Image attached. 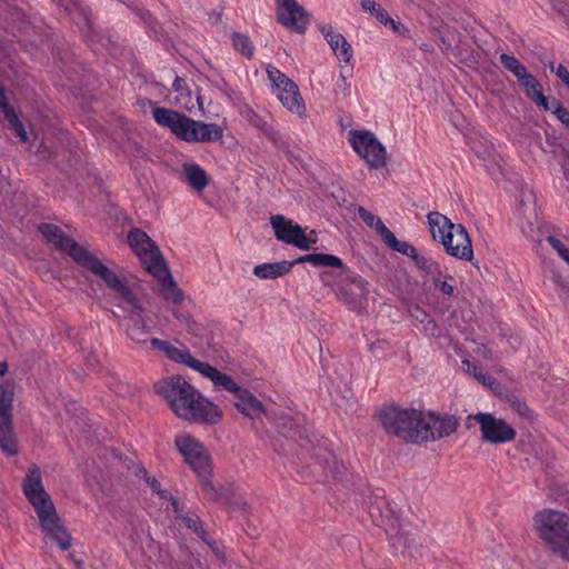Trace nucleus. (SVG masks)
<instances>
[{
    "mask_svg": "<svg viewBox=\"0 0 569 569\" xmlns=\"http://www.w3.org/2000/svg\"><path fill=\"white\" fill-rule=\"evenodd\" d=\"M154 391L162 397L172 412L190 422L217 425L222 419L220 408L204 398L182 376H172L154 383Z\"/></svg>",
    "mask_w": 569,
    "mask_h": 569,
    "instance_id": "f257e3e1",
    "label": "nucleus"
},
{
    "mask_svg": "<svg viewBox=\"0 0 569 569\" xmlns=\"http://www.w3.org/2000/svg\"><path fill=\"white\" fill-rule=\"evenodd\" d=\"M22 487L28 501L38 516L43 535L54 541L61 550H68L72 545V538L59 517L52 499L43 488L38 466L33 465L29 468Z\"/></svg>",
    "mask_w": 569,
    "mask_h": 569,
    "instance_id": "f03ea898",
    "label": "nucleus"
},
{
    "mask_svg": "<svg viewBox=\"0 0 569 569\" xmlns=\"http://www.w3.org/2000/svg\"><path fill=\"white\" fill-rule=\"evenodd\" d=\"M377 418L387 433L407 443L428 442V422L426 415L420 410L391 403L382 406L377 411Z\"/></svg>",
    "mask_w": 569,
    "mask_h": 569,
    "instance_id": "7ed1b4c3",
    "label": "nucleus"
},
{
    "mask_svg": "<svg viewBox=\"0 0 569 569\" xmlns=\"http://www.w3.org/2000/svg\"><path fill=\"white\" fill-rule=\"evenodd\" d=\"M39 232L58 250L68 254L77 264L89 270L103 281L107 287H119L118 274L94 257L87 248L67 236L59 227L51 223H40Z\"/></svg>",
    "mask_w": 569,
    "mask_h": 569,
    "instance_id": "20e7f679",
    "label": "nucleus"
},
{
    "mask_svg": "<svg viewBox=\"0 0 569 569\" xmlns=\"http://www.w3.org/2000/svg\"><path fill=\"white\" fill-rule=\"evenodd\" d=\"M299 262H308L315 267H329L339 270L340 284L338 296L351 310L363 308L369 293L368 282L352 272L343 261L329 253H309L298 258Z\"/></svg>",
    "mask_w": 569,
    "mask_h": 569,
    "instance_id": "39448f33",
    "label": "nucleus"
},
{
    "mask_svg": "<svg viewBox=\"0 0 569 569\" xmlns=\"http://www.w3.org/2000/svg\"><path fill=\"white\" fill-rule=\"evenodd\" d=\"M118 281L120 282L119 287L108 288L120 299L119 307L127 312V317L132 322L127 329V335L137 345H146L148 341L146 336L151 330L142 317L146 308L126 278L118 276Z\"/></svg>",
    "mask_w": 569,
    "mask_h": 569,
    "instance_id": "423d86ee",
    "label": "nucleus"
},
{
    "mask_svg": "<svg viewBox=\"0 0 569 569\" xmlns=\"http://www.w3.org/2000/svg\"><path fill=\"white\" fill-rule=\"evenodd\" d=\"M533 522L539 537L552 551L569 535V516L565 512L545 509L536 513Z\"/></svg>",
    "mask_w": 569,
    "mask_h": 569,
    "instance_id": "0eeeda50",
    "label": "nucleus"
},
{
    "mask_svg": "<svg viewBox=\"0 0 569 569\" xmlns=\"http://www.w3.org/2000/svg\"><path fill=\"white\" fill-rule=\"evenodd\" d=\"M349 142L369 168L382 169L386 167L388 160L386 148L372 132L367 130H352L349 132Z\"/></svg>",
    "mask_w": 569,
    "mask_h": 569,
    "instance_id": "6e6552de",
    "label": "nucleus"
},
{
    "mask_svg": "<svg viewBox=\"0 0 569 569\" xmlns=\"http://www.w3.org/2000/svg\"><path fill=\"white\" fill-rule=\"evenodd\" d=\"M152 106V113L154 121L164 128H168L174 136L182 141L193 143L197 140L196 126L197 120L187 117L176 110L157 106V103L149 100Z\"/></svg>",
    "mask_w": 569,
    "mask_h": 569,
    "instance_id": "1a4fd4ad",
    "label": "nucleus"
},
{
    "mask_svg": "<svg viewBox=\"0 0 569 569\" xmlns=\"http://www.w3.org/2000/svg\"><path fill=\"white\" fill-rule=\"evenodd\" d=\"M12 383H0V449L8 456L18 453V439L12 426Z\"/></svg>",
    "mask_w": 569,
    "mask_h": 569,
    "instance_id": "9d476101",
    "label": "nucleus"
},
{
    "mask_svg": "<svg viewBox=\"0 0 569 569\" xmlns=\"http://www.w3.org/2000/svg\"><path fill=\"white\" fill-rule=\"evenodd\" d=\"M174 445L197 478L212 472L211 457L197 439L190 435H180L176 437Z\"/></svg>",
    "mask_w": 569,
    "mask_h": 569,
    "instance_id": "9b49d317",
    "label": "nucleus"
},
{
    "mask_svg": "<svg viewBox=\"0 0 569 569\" xmlns=\"http://www.w3.org/2000/svg\"><path fill=\"white\" fill-rule=\"evenodd\" d=\"M267 73L273 86L277 88V97L290 112L299 117L306 116V106L299 92L298 86L283 72L273 66H268Z\"/></svg>",
    "mask_w": 569,
    "mask_h": 569,
    "instance_id": "f8f14e48",
    "label": "nucleus"
},
{
    "mask_svg": "<svg viewBox=\"0 0 569 569\" xmlns=\"http://www.w3.org/2000/svg\"><path fill=\"white\" fill-rule=\"evenodd\" d=\"M128 243L150 273L166 263L157 243L141 229L134 228L128 233Z\"/></svg>",
    "mask_w": 569,
    "mask_h": 569,
    "instance_id": "ddd939ff",
    "label": "nucleus"
},
{
    "mask_svg": "<svg viewBox=\"0 0 569 569\" xmlns=\"http://www.w3.org/2000/svg\"><path fill=\"white\" fill-rule=\"evenodd\" d=\"M470 418L479 423L483 442L499 445L510 442L516 438V430L503 419L496 418L491 413L478 412Z\"/></svg>",
    "mask_w": 569,
    "mask_h": 569,
    "instance_id": "4468645a",
    "label": "nucleus"
},
{
    "mask_svg": "<svg viewBox=\"0 0 569 569\" xmlns=\"http://www.w3.org/2000/svg\"><path fill=\"white\" fill-rule=\"evenodd\" d=\"M270 223L279 241L292 244L301 250H309L317 241L310 239L301 226L293 223L292 220H288L281 214L272 216Z\"/></svg>",
    "mask_w": 569,
    "mask_h": 569,
    "instance_id": "2eb2a0df",
    "label": "nucleus"
},
{
    "mask_svg": "<svg viewBox=\"0 0 569 569\" xmlns=\"http://www.w3.org/2000/svg\"><path fill=\"white\" fill-rule=\"evenodd\" d=\"M277 14L278 22L298 33H303L310 23V14L296 0H282Z\"/></svg>",
    "mask_w": 569,
    "mask_h": 569,
    "instance_id": "dca6fc26",
    "label": "nucleus"
},
{
    "mask_svg": "<svg viewBox=\"0 0 569 569\" xmlns=\"http://www.w3.org/2000/svg\"><path fill=\"white\" fill-rule=\"evenodd\" d=\"M369 515L372 521L386 531L393 530L398 526V513L383 496H376L370 502Z\"/></svg>",
    "mask_w": 569,
    "mask_h": 569,
    "instance_id": "f3484780",
    "label": "nucleus"
},
{
    "mask_svg": "<svg viewBox=\"0 0 569 569\" xmlns=\"http://www.w3.org/2000/svg\"><path fill=\"white\" fill-rule=\"evenodd\" d=\"M241 117L252 127L259 129L276 147L289 153V146L282 140L279 131L274 130L268 122L266 116L256 112L250 106H243L240 109Z\"/></svg>",
    "mask_w": 569,
    "mask_h": 569,
    "instance_id": "a211bd4d",
    "label": "nucleus"
},
{
    "mask_svg": "<svg viewBox=\"0 0 569 569\" xmlns=\"http://www.w3.org/2000/svg\"><path fill=\"white\" fill-rule=\"evenodd\" d=\"M428 422V441H435L456 432L459 420L452 415H439L430 411L426 415Z\"/></svg>",
    "mask_w": 569,
    "mask_h": 569,
    "instance_id": "6ab92c4d",
    "label": "nucleus"
},
{
    "mask_svg": "<svg viewBox=\"0 0 569 569\" xmlns=\"http://www.w3.org/2000/svg\"><path fill=\"white\" fill-rule=\"evenodd\" d=\"M442 246L445 247V251L453 258L466 261H472L473 259L471 240L467 229L462 224H457V230L452 233L450 243Z\"/></svg>",
    "mask_w": 569,
    "mask_h": 569,
    "instance_id": "aec40b11",
    "label": "nucleus"
},
{
    "mask_svg": "<svg viewBox=\"0 0 569 569\" xmlns=\"http://www.w3.org/2000/svg\"><path fill=\"white\" fill-rule=\"evenodd\" d=\"M149 342L152 349L163 352L166 357L173 362L182 363L193 370L199 362L198 359L191 356L187 348H177L171 342L159 338H151Z\"/></svg>",
    "mask_w": 569,
    "mask_h": 569,
    "instance_id": "412c9836",
    "label": "nucleus"
},
{
    "mask_svg": "<svg viewBox=\"0 0 569 569\" xmlns=\"http://www.w3.org/2000/svg\"><path fill=\"white\" fill-rule=\"evenodd\" d=\"M194 370L209 378L216 388L229 391L233 395V397H236L243 389L233 380L231 376L219 371L208 362L199 361Z\"/></svg>",
    "mask_w": 569,
    "mask_h": 569,
    "instance_id": "4be33fe9",
    "label": "nucleus"
},
{
    "mask_svg": "<svg viewBox=\"0 0 569 569\" xmlns=\"http://www.w3.org/2000/svg\"><path fill=\"white\" fill-rule=\"evenodd\" d=\"M427 219L432 239L441 244L450 243L452 233L457 230V224L437 211L429 212Z\"/></svg>",
    "mask_w": 569,
    "mask_h": 569,
    "instance_id": "5701e85b",
    "label": "nucleus"
},
{
    "mask_svg": "<svg viewBox=\"0 0 569 569\" xmlns=\"http://www.w3.org/2000/svg\"><path fill=\"white\" fill-rule=\"evenodd\" d=\"M150 274L158 280L166 300L179 303L184 299L183 292L179 289L167 263H163L160 267L158 266V268L151 271Z\"/></svg>",
    "mask_w": 569,
    "mask_h": 569,
    "instance_id": "b1692460",
    "label": "nucleus"
},
{
    "mask_svg": "<svg viewBox=\"0 0 569 569\" xmlns=\"http://www.w3.org/2000/svg\"><path fill=\"white\" fill-rule=\"evenodd\" d=\"M320 31L326 38L335 56L340 61L349 62L353 52L351 44L347 41V39L340 32L335 30L330 24L321 26Z\"/></svg>",
    "mask_w": 569,
    "mask_h": 569,
    "instance_id": "393cba45",
    "label": "nucleus"
},
{
    "mask_svg": "<svg viewBox=\"0 0 569 569\" xmlns=\"http://www.w3.org/2000/svg\"><path fill=\"white\" fill-rule=\"evenodd\" d=\"M234 399V407L246 417L254 419L264 413L263 405L246 388H243Z\"/></svg>",
    "mask_w": 569,
    "mask_h": 569,
    "instance_id": "a878e982",
    "label": "nucleus"
},
{
    "mask_svg": "<svg viewBox=\"0 0 569 569\" xmlns=\"http://www.w3.org/2000/svg\"><path fill=\"white\" fill-rule=\"evenodd\" d=\"M300 263L298 258L293 261H278L258 264L253 268V274L260 279H276L289 273L293 266Z\"/></svg>",
    "mask_w": 569,
    "mask_h": 569,
    "instance_id": "bb28decb",
    "label": "nucleus"
},
{
    "mask_svg": "<svg viewBox=\"0 0 569 569\" xmlns=\"http://www.w3.org/2000/svg\"><path fill=\"white\" fill-rule=\"evenodd\" d=\"M377 233L380 236L383 242L395 251H398L411 259H413V257L418 253L417 249L412 244L398 240L382 221L377 222Z\"/></svg>",
    "mask_w": 569,
    "mask_h": 569,
    "instance_id": "cd10ccee",
    "label": "nucleus"
},
{
    "mask_svg": "<svg viewBox=\"0 0 569 569\" xmlns=\"http://www.w3.org/2000/svg\"><path fill=\"white\" fill-rule=\"evenodd\" d=\"M360 6H361L362 10L369 12L379 22H381L385 26H390L393 31L401 33L402 31L406 30L405 26L401 22L395 21L389 16L387 10L385 8H382L376 1H373V0H360Z\"/></svg>",
    "mask_w": 569,
    "mask_h": 569,
    "instance_id": "c85d7f7f",
    "label": "nucleus"
},
{
    "mask_svg": "<svg viewBox=\"0 0 569 569\" xmlns=\"http://www.w3.org/2000/svg\"><path fill=\"white\" fill-rule=\"evenodd\" d=\"M66 11L81 31L91 29V12L81 0H68Z\"/></svg>",
    "mask_w": 569,
    "mask_h": 569,
    "instance_id": "c756f323",
    "label": "nucleus"
},
{
    "mask_svg": "<svg viewBox=\"0 0 569 569\" xmlns=\"http://www.w3.org/2000/svg\"><path fill=\"white\" fill-rule=\"evenodd\" d=\"M212 472L199 477L198 480L202 487L204 496L217 503H227L229 500V490L223 486H217L211 480Z\"/></svg>",
    "mask_w": 569,
    "mask_h": 569,
    "instance_id": "7c9ffc66",
    "label": "nucleus"
},
{
    "mask_svg": "<svg viewBox=\"0 0 569 569\" xmlns=\"http://www.w3.org/2000/svg\"><path fill=\"white\" fill-rule=\"evenodd\" d=\"M186 180L191 188L196 191L201 192L209 183V177L204 169L197 163H184L182 166Z\"/></svg>",
    "mask_w": 569,
    "mask_h": 569,
    "instance_id": "2f4dec72",
    "label": "nucleus"
},
{
    "mask_svg": "<svg viewBox=\"0 0 569 569\" xmlns=\"http://www.w3.org/2000/svg\"><path fill=\"white\" fill-rule=\"evenodd\" d=\"M196 132V142H214L223 137V130L217 123H204L202 121H198Z\"/></svg>",
    "mask_w": 569,
    "mask_h": 569,
    "instance_id": "473e14b6",
    "label": "nucleus"
},
{
    "mask_svg": "<svg viewBox=\"0 0 569 569\" xmlns=\"http://www.w3.org/2000/svg\"><path fill=\"white\" fill-rule=\"evenodd\" d=\"M231 42L233 48L248 59L253 57L254 47L247 34L233 32L231 34Z\"/></svg>",
    "mask_w": 569,
    "mask_h": 569,
    "instance_id": "72a5a7b5",
    "label": "nucleus"
},
{
    "mask_svg": "<svg viewBox=\"0 0 569 569\" xmlns=\"http://www.w3.org/2000/svg\"><path fill=\"white\" fill-rule=\"evenodd\" d=\"M501 64L510 71L517 79H521L528 72L525 64H522L516 57L502 53L500 56Z\"/></svg>",
    "mask_w": 569,
    "mask_h": 569,
    "instance_id": "f704fd0d",
    "label": "nucleus"
},
{
    "mask_svg": "<svg viewBox=\"0 0 569 569\" xmlns=\"http://www.w3.org/2000/svg\"><path fill=\"white\" fill-rule=\"evenodd\" d=\"M412 261L426 274L442 276L439 263L430 258L417 253Z\"/></svg>",
    "mask_w": 569,
    "mask_h": 569,
    "instance_id": "c9c22d12",
    "label": "nucleus"
},
{
    "mask_svg": "<svg viewBox=\"0 0 569 569\" xmlns=\"http://www.w3.org/2000/svg\"><path fill=\"white\" fill-rule=\"evenodd\" d=\"M519 81V84L523 88L525 92H526V96L530 99V100H533L536 94L538 96L539 93L542 92V88H541V84L539 83V81L529 72H527L525 74L523 78L521 79H518Z\"/></svg>",
    "mask_w": 569,
    "mask_h": 569,
    "instance_id": "e433bc0d",
    "label": "nucleus"
},
{
    "mask_svg": "<svg viewBox=\"0 0 569 569\" xmlns=\"http://www.w3.org/2000/svg\"><path fill=\"white\" fill-rule=\"evenodd\" d=\"M435 287L447 296H452L456 289V280L450 274L437 276L433 278Z\"/></svg>",
    "mask_w": 569,
    "mask_h": 569,
    "instance_id": "4c0bfd02",
    "label": "nucleus"
},
{
    "mask_svg": "<svg viewBox=\"0 0 569 569\" xmlns=\"http://www.w3.org/2000/svg\"><path fill=\"white\" fill-rule=\"evenodd\" d=\"M4 119L9 122L10 128L16 132V136L21 142L28 141V134L23 123L20 121L16 110L9 113Z\"/></svg>",
    "mask_w": 569,
    "mask_h": 569,
    "instance_id": "58836bf2",
    "label": "nucleus"
},
{
    "mask_svg": "<svg viewBox=\"0 0 569 569\" xmlns=\"http://www.w3.org/2000/svg\"><path fill=\"white\" fill-rule=\"evenodd\" d=\"M420 315H422V319L420 320V323L422 325V328L425 332L435 338H439L442 336V332L436 321L427 315L423 310H418Z\"/></svg>",
    "mask_w": 569,
    "mask_h": 569,
    "instance_id": "ea45409f",
    "label": "nucleus"
},
{
    "mask_svg": "<svg viewBox=\"0 0 569 569\" xmlns=\"http://www.w3.org/2000/svg\"><path fill=\"white\" fill-rule=\"evenodd\" d=\"M547 242L552 247L553 250L557 251L562 260H565L567 263L569 262V250L557 237L548 236Z\"/></svg>",
    "mask_w": 569,
    "mask_h": 569,
    "instance_id": "a19ab883",
    "label": "nucleus"
},
{
    "mask_svg": "<svg viewBox=\"0 0 569 569\" xmlns=\"http://www.w3.org/2000/svg\"><path fill=\"white\" fill-rule=\"evenodd\" d=\"M511 408L521 417L531 418V410L527 406V403L520 400L517 397H512L509 399Z\"/></svg>",
    "mask_w": 569,
    "mask_h": 569,
    "instance_id": "79ce46f5",
    "label": "nucleus"
},
{
    "mask_svg": "<svg viewBox=\"0 0 569 569\" xmlns=\"http://www.w3.org/2000/svg\"><path fill=\"white\" fill-rule=\"evenodd\" d=\"M172 89L176 93H178L179 98H191V91L190 89L187 87V82L183 78L181 77H176L173 83H172Z\"/></svg>",
    "mask_w": 569,
    "mask_h": 569,
    "instance_id": "37998d69",
    "label": "nucleus"
},
{
    "mask_svg": "<svg viewBox=\"0 0 569 569\" xmlns=\"http://www.w3.org/2000/svg\"><path fill=\"white\" fill-rule=\"evenodd\" d=\"M358 214L363 220V222L370 228H375L377 231V222L381 221L380 218H377L372 212L368 211L363 207L358 208Z\"/></svg>",
    "mask_w": 569,
    "mask_h": 569,
    "instance_id": "c03bdc74",
    "label": "nucleus"
},
{
    "mask_svg": "<svg viewBox=\"0 0 569 569\" xmlns=\"http://www.w3.org/2000/svg\"><path fill=\"white\" fill-rule=\"evenodd\" d=\"M146 482L151 488L152 493L158 495L161 499H167L169 497V491L161 488V485L156 477H147Z\"/></svg>",
    "mask_w": 569,
    "mask_h": 569,
    "instance_id": "a18cd8bd",
    "label": "nucleus"
},
{
    "mask_svg": "<svg viewBox=\"0 0 569 569\" xmlns=\"http://www.w3.org/2000/svg\"><path fill=\"white\" fill-rule=\"evenodd\" d=\"M330 459H331V462H332V466L328 462L329 465V472L330 475L333 477V478H340L343 472H345V465L341 462V461H338L336 456L331 455L330 453Z\"/></svg>",
    "mask_w": 569,
    "mask_h": 569,
    "instance_id": "49530a36",
    "label": "nucleus"
},
{
    "mask_svg": "<svg viewBox=\"0 0 569 569\" xmlns=\"http://www.w3.org/2000/svg\"><path fill=\"white\" fill-rule=\"evenodd\" d=\"M181 519H182L184 526L188 529L192 530L193 532H196L199 529V527L202 526L200 518L197 516L191 517L189 515H184V516H181Z\"/></svg>",
    "mask_w": 569,
    "mask_h": 569,
    "instance_id": "de8ad7c7",
    "label": "nucleus"
},
{
    "mask_svg": "<svg viewBox=\"0 0 569 569\" xmlns=\"http://www.w3.org/2000/svg\"><path fill=\"white\" fill-rule=\"evenodd\" d=\"M0 110L2 111L4 117L14 111V108L8 102L3 87L0 89Z\"/></svg>",
    "mask_w": 569,
    "mask_h": 569,
    "instance_id": "09e8293b",
    "label": "nucleus"
},
{
    "mask_svg": "<svg viewBox=\"0 0 569 569\" xmlns=\"http://www.w3.org/2000/svg\"><path fill=\"white\" fill-rule=\"evenodd\" d=\"M462 367L467 373L473 376L478 380L479 371H482V370L475 362L469 361V360H463Z\"/></svg>",
    "mask_w": 569,
    "mask_h": 569,
    "instance_id": "8fccbe9b",
    "label": "nucleus"
},
{
    "mask_svg": "<svg viewBox=\"0 0 569 569\" xmlns=\"http://www.w3.org/2000/svg\"><path fill=\"white\" fill-rule=\"evenodd\" d=\"M556 117L569 130V110L558 108V110H556Z\"/></svg>",
    "mask_w": 569,
    "mask_h": 569,
    "instance_id": "3c124183",
    "label": "nucleus"
},
{
    "mask_svg": "<svg viewBox=\"0 0 569 569\" xmlns=\"http://www.w3.org/2000/svg\"><path fill=\"white\" fill-rule=\"evenodd\" d=\"M532 101L537 103L540 108H542L545 111L551 110V107L549 104L550 101L547 97H545L542 92L539 93L538 96L536 94Z\"/></svg>",
    "mask_w": 569,
    "mask_h": 569,
    "instance_id": "603ef678",
    "label": "nucleus"
},
{
    "mask_svg": "<svg viewBox=\"0 0 569 569\" xmlns=\"http://www.w3.org/2000/svg\"><path fill=\"white\" fill-rule=\"evenodd\" d=\"M478 381L488 387H492V385L496 383V379L493 377L488 376L482 371H479Z\"/></svg>",
    "mask_w": 569,
    "mask_h": 569,
    "instance_id": "864d4df0",
    "label": "nucleus"
},
{
    "mask_svg": "<svg viewBox=\"0 0 569 569\" xmlns=\"http://www.w3.org/2000/svg\"><path fill=\"white\" fill-rule=\"evenodd\" d=\"M183 326L187 328L188 332L197 335L199 325L194 320H192L191 318H186V322L183 323Z\"/></svg>",
    "mask_w": 569,
    "mask_h": 569,
    "instance_id": "5fc2aeb1",
    "label": "nucleus"
},
{
    "mask_svg": "<svg viewBox=\"0 0 569 569\" xmlns=\"http://www.w3.org/2000/svg\"><path fill=\"white\" fill-rule=\"evenodd\" d=\"M86 365L88 366L89 369L97 370L99 368V360L93 353H90L87 357Z\"/></svg>",
    "mask_w": 569,
    "mask_h": 569,
    "instance_id": "6e6d98bb",
    "label": "nucleus"
},
{
    "mask_svg": "<svg viewBox=\"0 0 569 569\" xmlns=\"http://www.w3.org/2000/svg\"><path fill=\"white\" fill-rule=\"evenodd\" d=\"M556 74L558 78L565 81V79L569 77V71L562 64H559L556 69Z\"/></svg>",
    "mask_w": 569,
    "mask_h": 569,
    "instance_id": "4d7b16f0",
    "label": "nucleus"
},
{
    "mask_svg": "<svg viewBox=\"0 0 569 569\" xmlns=\"http://www.w3.org/2000/svg\"><path fill=\"white\" fill-rule=\"evenodd\" d=\"M167 499L170 501L174 513H177V515L180 513L181 507H180L179 500L176 497L171 496L170 493Z\"/></svg>",
    "mask_w": 569,
    "mask_h": 569,
    "instance_id": "13d9d810",
    "label": "nucleus"
},
{
    "mask_svg": "<svg viewBox=\"0 0 569 569\" xmlns=\"http://www.w3.org/2000/svg\"><path fill=\"white\" fill-rule=\"evenodd\" d=\"M134 473L137 477L142 478L144 481L147 480V477H150V475L148 473L147 469L143 466L137 467Z\"/></svg>",
    "mask_w": 569,
    "mask_h": 569,
    "instance_id": "bf43d9fd",
    "label": "nucleus"
},
{
    "mask_svg": "<svg viewBox=\"0 0 569 569\" xmlns=\"http://www.w3.org/2000/svg\"><path fill=\"white\" fill-rule=\"evenodd\" d=\"M201 540H203L204 542L208 541V539H210L208 532L203 529V527H199V529L194 532Z\"/></svg>",
    "mask_w": 569,
    "mask_h": 569,
    "instance_id": "052dcab7",
    "label": "nucleus"
},
{
    "mask_svg": "<svg viewBox=\"0 0 569 569\" xmlns=\"http://www.w3.org/2000/svg\"><path fill=\"white\" fill-rule=\"evenodd\" d=\"M437 40L445 46L446 50H449L451 48L450 42L447 41V39L440 31H437Z\"/></svg>",
    "mask_w": 569,
    "mask_h": 569,
    "instance_id": "680f3d73",
    "label": "nucleus"
},
{
    "mask_svg": "<svg viewBox=\"0 0 569 569\" xmlns=\"http://www.w3.org/2000/svg\"><path fill=\"white\" fill-rule=\"evenodd\" d=\"M172 313H173V317L178 321H180L182 325L186 322V318H190L188 315H184V313H182V312H180L179 310H176V309L172 311Z\"/></svg>",
    "mask_w": 569,
    "mask_h": 569,
    "instance_id": "e2e57ef3",
    "label": "nucleus"
},
{
    "mask_svg": "<svg viewBox=\"0 0 569 569\" xmlns=\"http://www.w3.org/2000/svg\"><path fill=\"white\" fill-rule=\"evenodd\" d=\"M549 104H550L551 110H552V112H553L555 114H556V110H558V108H565V107L562 106V103H561L558 99H556V98H552V99L550 100Z\"/></svg>",
    "mask_w": 569,
    "mask_h": 569,
    "instance_id": "0e129e2a",
    "label": "nucleus"
},
{
    "mask_svg": "<svg viewBox=\"0 0 569 569\" xmlns=\"http://www.w3.org/2000/svg\"><path fill=\"white\" fill-rule=\"evenodd\" d=\"M206 543L212 549L213 552L218 553L217 542L214 540L208 539Z\"/></svg>",
    "mask_w": 569,
    "mask_h": 569,
    "instance_id": "69168bd1",
    "label": "nucleus"
},
{
    "mask_svg": "<svg viewBox=\"0 0 569 569\" xmlns=\"http://www.w3.org/2000/svg\"><path fill=\"white\" fill-rule=\"evenodd\" d=\"M8 366L6 362L0 363V376H3L7 372Z\"/></svg>",
    "mask_w": 569,
    "mask_h": 569,
    "instance_id": "338daca9",
    "label": "nucleus"
},
{
    "mask_svg": "<svg viewBox=\"0 0 569 569\" xmlns=\"http://www.w3.org/2000/svg\"><path fill=\"white\" fill-rule=\"evenodd\" d=\"M563 174H565V178L567 181V189H569V169L568 168L563 169Z\"/></svg>",
    "mask_w": 569,
    "mask_h": 569,
    "instance_id": "774afa93",
    "label": "nucleus"
}]
</instances>
